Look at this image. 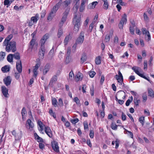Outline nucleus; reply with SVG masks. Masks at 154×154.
<instances>
[{
    "instance_id": "19",
    "label": "nucleus",
    "mask_w": 154,
    "mask_h": 154,
    "mask_svg": "<svg viewBox=\"0 0 154 154\" xmlns=\"http://www.w3.org/2000/svg\"><path fill=\"white\" fill-rule=\"evenodd\" d=\"M72 1V0H66L65 1L63 2L62 6L63 7H66L70 4Z\"/></svg>"
},
{
    "instance_id": "55",
    "label": "nucleus",
    "mask_w": 154,
    "mask_h": 154,
    "mask_svg": "<svg viewBox=\"0 0 154 154\" xmlns=\"http://www.w3.org/2000/svg\"><path fill=\"white\" fill-rule=\"evenodd\" d=\"M98 18V14H96L93 19V21L92 23H93L94 24L97 21Z\"/></svg>"
},
{
    "instance_id": "26",
    "label": "nucleus",
    "mask_w": 154,
    "mask_h": 154,
    "mask_svg": "<svg viewBox=\"0 0 154 154\" xmlns=\"http://www.w3.org/2000/svg\"><path fill=\"white\" fill-rule=\"evenodd\" d=\"M5 56V52L1 51L0 52V62L3 61Z\"/></svg>"
},
{
    "instance_id": "35",
    "label": "nucleus",
    "mask_w": 154,
    "mask_h": 154,
    "mask_svg": "<svg viewBox=\"0 0 154 154\" xmlns=\"http://www.w3.org/2000/svg\"><path fill=\"white\" fill-rule=\"evenodd\" d=\"M149 95L152 97H154V92L151 89H150L148 90Z\"/></svg>"
},
{
    "instance_id": "31",
    "label": "nucleus",
    "mask_w": 154,
    "mask_h": 154,
    "mask_svg": "<svg viewBox=\"0 0 154 154\" xmlns=\"http://www.w3.org/2000/svg\"><path fill=\"white\" fill-rule=\"evenodd\" d=\"M70 39V38L69 35L66 36L64 41V43L65 45H66L67 44L68 41Z\"/></svg>"
},
{
    "instance_id": "2",
    "label": "nucleus",
    "mask_w": 154,
    "mask_h": 154,
    "mask_svg": "<svg viewBox=\"0 0 154 154\" xmlns=\"http://www.w3.org/2000/svg\"><path fill=\"white\" fill-rule=\"evenodd\" d=\"M36 64L35 66L33 67V76L35 78H36L38 74V72L37 70L40 66V60L39 58H38L36 61Z\"/></svg>"
},
{
    "instance_id": "41",
    "label": "nucleus",
    "mask_w": 154,
    "mask_h": 154,
    "mask_svg": "<svg viewBox=\"0 0 154 154\" xmlns=\"http://www.w3.org/2000/svg\"><path fill=\"white\" fill-rule=\"evenodd\" d=\"M45 53L39 51V57L41 59H43L44 57V54Z\"/></svg>"
},
{
    "instance_id": "49",
    "label": "nucleus",
    "mask_w": 154,
    "mask_h": 154,
    "mask_svg": "<svg viewBox=\"0 0 154 154\" xmlns=\"http://www.w3.org/2000/svg\"><path fill=\"white\" fill-rule=\"evenodd\" d=\"M46 51L45 46H41L39 51L45 53Z\"/></svg>"
},
{
    "instance_id": "4",
    "label": "nucleus",
    "mask_w": 154,
    "mask_h": 154,
    "mask_svg": "<svg viewBox=\"0 0 154 154\" xmlns=\"http://www.w3.org/2000/svg\"><path fill=\"white\" fill-rule=\"evenodd\" d=\"M3 46H6V50L8 52L10 51V35H8L4 41Z\"/></svg>"
},
{
    "instance_id": "59",
    "label": "nucleus",
    "mask_w": 154,
    "mask_h": 154,
    "mask_svg": "<svg viewBox=\"0 0 154 154\" xmlns=\"http://www.w3.org/2000/svg\"><path fill=\"white\" fill-rule=\"evenodd\" d=\"M84 129L85 130L88 129V123L87 122H85L83 123Z\"/></svg>"
},
{
    "instance_id": "25",
    "label": "nucleus",
    "mask_w": 154,
    "mask_h": 154,
    "mask_svg": "<svg viewBox=\"0 0 154 154\" xmlns=\"http://www.w3.org/2000/svg\"><path fill=\"white\" fill-rule=\"evenodd\" d=\"M35 39L33 38L30 42L29 48L31 49V50L32 49L35 45Z\"/></svg>"
},
{
    "instance_id": "1",
    "label": "nucleus",
    "mask_w": 154,
    "mask_h": 154,
    "mask_svg": "<svg viewBox=\"0 0 154 154\" xmlns=\"http://www.w3.org/2000/svg\"><path fill=\"white\" fill-rule=\"evenodd\" d=\"M74 16L73 20V23L74 25L73 30L76 33L79 31L81 24V17L80 15L77 16L76 13L74 14Z\"/></svg>"
},
{
    "instance_id": "24",
    "label": "nucleus",
    "mask_w": 154,
    "mask_h": 154,
    "mask_svg": "<svg viewBox=\"0 0 154 154\" xmlns=\"http://www.w3.org/2000/svg\"><path fill=\"white\" fill-rule=\"evenodd\" d=\"M118 95L119 98L122 97L123 99H124L125 97V93L122 91H120L118 92Z\"/></svg>"
},
{
    "instance_id": "13",
    "label": "nucleus",
    "mask_w": 154,
    "mask_h": 154,
    "mask_svg": "<svg viewBox=\"0 0 154 154\" xmlns=\"http://www.w3.org/2000/svg\"><path fill=\"white\" fill-rule=\"evenodd\" d=\"M81 5L79 8V11L80 12H82L85 8V4L86 2V0H82Z\"/></svg>"
},
{
    "instance_id": "18",
    "label": "nucleus",
    "mask_w": 154,
    "mask_h": 154,
    "mask_svg": "<svg viewBox=\"0 0 154 154\" xmlns=\"http://www.w3.org/2000/svg\"><path fill=\"white\" fill-rule=\"evenodd\" d=\"M50 68V66L49 64H47L45 66L43 70V74L45 75L49 71Z\"/></svg>"
},
{
    "instance_id": "60",
    "label": "nucleus",
    "mask_w": 154,
    "mask_h": 154,
    "mask_svg": "<svg viewBox=\"0 0 154 154\" xmlns=\"http://www.w3.org/2000/svg\"><path fill=\"white\" fill-rule=\"evenodd\" d=\"M62 0H60L59 2L55 5V6H57V7L58 8H59V7L61 5L62 6Z\"/></svg>"
},
{
    "instance_id": "62",
    "label": "nucleus",
    "mask_w": 154,
    "mask_h": 154,
    "mask_svg": "<svg viewBox=\"0 0 154 154\" xmlns=\"http://www.w3.org/2000/svg\"><path fill=\"white\" fill-rule=\"evenodd\" d=\"M20 73H19V72H15L14 75L16 79H18L19 78L20 76Z\"/></svg>"
},
{
    "instance_id": "40",
    "label": "nucleus",
    "mask_w": 154,
    "mask_h": 154,
    "mask_svg": "<svg viewBox=\"0 0 154 154\" xmlns=\"http://www.w3.org/2000/svg\"><path fill=\"white\" fill-rule=\"evenodd\" d=\"M69 79L72 81L74 79V76L73 72H70L69 74Z\"/></svg>"
},
{
    "instance_id": "21",
    "label": "nucleus",
    "mask_w": 154,
    "mask_h": 154,
    "mask_svg": "<svg viewBox=\"0 0 154 154\" xmlns=\"http://www.w3.org/2000/svg\"><path fill=\"white\" fill-rule=\"evenodd\" d=\"M87 59L86 55L85 53L82 54L81 58V63H83L84 62L86 61Z\"/></svg>"
},
{
    "instance_id": "8",
    "label": "nucleus",
    "mask_w": 154,
    "mask_h": 154,
    "mask_svg": "<svg viewBox=\"0 0 154 154\" xmlns=\"http://www.w3.org/2000/svg\"><path fill=\"white\" fill-rule=\"evenodd\" d=\"M16 67L18 72L21 73L22 71V66L20 60H18L17 62Z\"/></svg>"
},
{
    "instance_id": "16",
    "label": "nucleus",
    "mask_w": 154,
    "mask_h": 154,
    "mask_svg": "<svg viewBox=\"0 0 154 154\" xmlns=\"http://www.w3.org/2000/svg\"><path fill=\"white\" fill-rule=\"evenodd\" d=\"M97 4V2H94L90 4L87 6V8L88 9H91L94 8L95 6Z\"/></svg>"
},
{
    "instance_id": "7",
    "label": "nucleus",
    "mask_w": 154,
    "mask_h": 154,
    "mask_svg": "<svg viewBox=\"0 0 154 154\" xmlns=\"http://www.w3.org/2000/svg\"><path fill=\"white\" fill-rule=\"evenodd\" d=\"M52 146L53 149L56 152H58L59 151V147L57 143L54 141L52 142Z\"/></svg>"
},
{
    "instance_id": "61",
    "label": "nucleus",
    "mask_w": 154,
    "mask_h": 154,
    "mask_svg": "<svg viewBox=\"0 0 154 154\" xmlns=\"http://www.w3.org/2000/svg\"><path fill=\"white\" fill-rule=\"evenodd\" d=\"M9 3H10L9 0H5V1H4V5H7V7L8 8V5H9Z\"/></svg>"
},
{
    "instance_id": "37",
    "label": "nucleus",
    "mask_w": 154,
    "mask_h": 154,
    "mask_svg": "<svg viewBox=\"0 0 154 154\" xmlns=\"http://www.w3.org/2000/svg\"><path fill=\"white\" fill-rule=\"evenodd\" d=\"M63 30L61 28L59 29L57 33V36L58 38H59L62 35L63 33Z\"/></svg>"
},
{
    "instance_id": "3",
    "label": "nucleus",
    "mask_w": 154,
    "mask_h": 154,
    "mask_svg": "<svg viewBox=\"0 0 154 154\" xmlns=\"http://www.w3.org/2000/svg\"><path fill=\"white\" fill-rule=\"evenodd\" d=\"M127 21V15L125 14H124L121 20L120 21L119 24V28L120 29H122L123 28L124 24H126Z\"/></svg>"
},
{
    "instance_id": "34",
    "label": "nucleus",
    "mask_w": 154,
    "mask_h": 154,
    "mask_svg": "<svg viewBox=\"0 0 154 154\" xmlns=\"http://www.w3.org/2000/svg\"><path fill=\"white\" fill-rule=\"evenodd\" d=\"M58 9L57 7L55 5L53 7L51 13L54 15V14L56 13Z\"/></svg>"
},
{
    "instance_id": "30",
    "label": "nucleus",
    "mask_w": 154,
    "mask_h": 154,
    "mask_svg": "<svg viewBox=\"0 0 154 154\" xmlns=\"http://www.w3.org/2000/svg\"><path fill=\"white\" fill-rule=\"evenodd\" d=\"M74 101L75 102L77 105L79 106H81V103H80V101L79 100V98L77 97H75L73 99Z\"/></svg>"
},
{
    "instance_id": "32",
    "label": "nucleus",
    "mask_w": 154,
    "mask_h": 154,
    "mask_svg": "<svg viewBox=\"0 0 154 154\" xmlns=\"http://www.w3.org/2000/svg\"><path fill=\"white\" fill-rule=\"evenodd\" d=\"M139 68L138 67L136 66H134L132 68V69L138 75L140 73L139 71Z\"/></svg>"
},
{
    "instance_id": "58",
    "label": "nucleus",
    "mask_w": 154,
    "mask_h": 154,
    "mask_svg": "<svg viewBox=\"0 0 154 154\" xmlns=\"http://www.w3.org/2000/svg\"><path fill=\"white\" fill-rule=\"evenodd\" d=\"M94 131H93L92 130H90L89 134V136L91 138H93L94 137Z\"/></svg>"
},
{
    "instance_id": "23",
    "label": "nucleus",
    "mask_w": 154,
    "mask_h": 154,
    "mask_svg": "<svg viewBox=\"0 0 154 154\" xmlns=\"http://www.w3.org/2000/svg\"><path fill=\"white\" fill-rule=\"evenodd\" d=\"M82 75L79 72L78 74L75 76V80L76 81L82 80Z\"/></svg>"
},
{
    "instance_id": "63",
    "label": "nucleus",
    "mask_w": 154,
    "mask_h": 154,
    "mask_svg": "<svg viewBox=\"0 0 154 154\" xmlns=\"http://www.w3.org/2000/svg\"><path fill=\"white\" fill-rule=\"evenodd\" d=\"M79 4H75V5H74V6L73 8V9L74 10H75V11H77L79 8Z\"/></svg>"
},
{
    "instance_id": "5",
    "label": "nucleus",
    "mask_w": 154,
    "mask_h": 154,
    "mask_svg": "<svg viewBox=\"0 0 154 154\" xmlns=\"http://www.w3.org/2000/svg\"><path fill=\"white\" fill-rule=\"evenodd\" d=\"M84 33L85 32L83 31L81 32L79 36L76 41V44H81L83 43L84 39Z\"/></svg>"
},
{
    "instance_id": "54",
    "label": "nucleus",
    "mask_w": 154,
    "mask_h": 154,
    "mask_svg": "<svg viewBox=\"0 0 154 154\" xmlns=\"http://www.w3.org/2000/svg\"><path fill=\"white\" fill-rule=\"evenodd\" d=\"M111 128L112 129L116 130L117 129V126L115 124L112 123L111 125Z\"/></svg>"
},
{
    "instance_id": "38",
    "label": "nucleus",
    "mask_w": 154,
    "mask_h": 154,
    "mask_svg": "<svg viewBox=\"0 0 154 154\" xmlns=\"http://www.w3.org/2000/svg\"><path fill=\"white\" fill-rule=\"evenodd\" d=\"M57 77L56 75L53 76L52 78L51 79L50 82V84H51V83H52L54 82H56L57 80Z\"/></svg>"
},
{
    "instance_id": "11",
    "label": "nucleus",
    "mask_w": 154,
    "mask_h": 154,
    "mask_svg": "<svg viewBox=\"0 0 154 154\" xmlns=\"http://www.w3.org/2000/svg\"><path fill=\"white\" fill-rule=\"evenodd\" d=\"M45 131L46 133L49 137H52V134L51 133V131L50 128L49 127H45Z\"/></svg>"
},
{
    "instance_id": "56",
    "label": "nucleus",
    "mask_w": 154,
    "mask_h": 154,
    "mask_svg": "<svg viewBox=\"0 0 154 154\" xmlns=\"http://www.w3.org/2000/svg\"><path fill=\"white\" fill-rule=\"evenodd\" d=\"M79 120L78 118H76L74 119H72L70 120V122L73 124H75L78 122Z\"/></svg>"
},
{
    "instance_id": "45",
    "label": "nucleus",
    "mask_w": 154,
    "mask_h": 154,
    "mask_svg": "<svg viewBox=\"0 0 154 154\" xmlns=\"http://www.w3.org/2000/svg\"><path fill=\"white\" fill-rule=\"evenodd\" d=\"M13 55V57L17 60H19L20 59L19 54L17 53L14 54Z\"/></svg>"
},
{
    "instance_id": "22",
    "label": "nucleus",
    "mask_w": 154,
    "mask_h": 154,
    "mask_svg": "<svg viewBox=\"0 0 154 154\" xmlns=\"http://www.w3.org/2000/svg\"><path fill=\"white\" fill-rule=\"evenodd\" d=\"M38 123L39 126V128H38L39 130L40 131H42L43 130V128L45 125L41 121H38Z\"/></svg>"
},
{
    "instance_id": "53",
    "label": "nucleus",
    "mask_w": 154,
    "mask_h": 154,
    "mask_svg": "<svg viewBox=\"0 0 154 154\" xmlns=\"http://www.w3.org/2000/svg\"><path fill=\"white\" fill-rule=\"evenodd\" d=\"M95 74V72L93 71H91L89 72V75L90 76L91 78L93 77Z\"/></svg>"
},
{
    "instance_id": "42",
    "label": "nucleus",
    "mask_w": 154,
    "mask_h": 154,
    "mask_svg": "<svg viewBox=\"0 0 154 154\" xmlns=\"http://www.w3.org/2000/svg\"><path fill=\"white\" fill-rule=\"evenodd\" d=\"M12 35L10 34V40L13 37V35H15L17 34V31L16 29H13L11 31Z\"/></svg>"
},
{
    "instance_id": "64",
    "label": "nucleus",
    "mask_w": 154,
    "mask_h": 154,
    "mask_svg": "<svg viewBox=\"0 0 154 154\" xmlns=\"http://www.w3.org/2000/svg\"><path fill=\"white\" fill-rule=\"evenodd\" d=\"M141 30L143 34H146H146H147V31L146 28H143Z\"/></svg>"
},
{
    "instance_id": "12",
    "label": "nucleus",
    "mask_w": 154,
    "mask_h": 154,
    "mask_svg": "<svg viewBox=\"0 0 154 154\" xmlns=\"http://www.w3.org/2000/svg\"><path fill=\"white\" fill-rule=\"evenodd\" d=\"M39 19V15L38 14H36L35 16H33L31 17L30 21H32L34 23H36L37 21Z\"/></svg>"
},
{
    "instance_id": "15",
    "label": "nucleus",
    "mask_w": 154,
    "mask_h": 154,
    "mask_svg": "<svg viewBox=\"0 0 154 154\" xmlns=\"http://www.w3.org/2000/svg\"><path fill=\"white\" fill-rule=\"evenodd\" d=\"M1 70L3 73L8 72L10 70V66L9 65H5L2 68Z\"/></svg>"
},
{
    "instance_id": "10",
    "label": "nucleus",
    "mask_w": 154,
    "mask_h": 154,
    "mask_svg": "<svg viewBox=\"0 0 154 154\" xmlns=\"http://www.w3.org/2000/svg\"><path fill=\"white\" fill-rule=\"evenodd\" d=\"M34 126V124L31 120L29 119H27L26 122V127L27 128H29L30 129L31 128H32Z\"/></svg>"
},
{
    "instance_id": "20",
    "label": "nucleus",
    "mask_w": 154,
    "mask_h": 154,
    "mask_svg": "<svg viewBox=\"0 0 154 154\" xmlns=\"http://www.w3.org/2000/svg\"><path fill=\"white\" fill-rule=\"evenodd\" d=\"M3 81L5 84L8 86L10 85V76H8L7 77L3 79Z\"/></svg>"
},
{
    "instance_id": "29",
    "label": "nucleus",
    "mask_w": 154,
    "mask_h": 154,
    "mask_svg": "<svg viewBox=\"0 0 154 154\" xmlns=\"http://www.w3.org/2000/svg\"><path fill=\"white\" fill-rule=\"evenodd\" d=\"M95 62L96 64L99 65L100 64L101 62V57L98 56L97 57L95 60Z\"/></svg>"
},
{
    "instance_id": "33",
    "label": "nucleus",
    "mask_w": 154,
    "mask_h": 154,
    "mask_svg": "<svg viewBox=\"0 0 154 154\" xmlns=\"http://www.w3.org/2000/svg\"><path fill=\"white\" fill-rule=\"evenodd\" d=\"M134 102L136 106H138L139 103L140 102V100L139 99H138L137 97H135L134 98Z\"/></svg>"
},
{
    "instance_id": "17",
    "label": "nucleus",
    "mask_w": 154,
    "mask_h": 154,
    "mask_svg": "<svg viewBox=\"0 0 154 154\" xmlns=\"http://www.w3.org/2000/svg\"><path fill=\"white\" fill-rule=\"evenodd\" d=\"M69 9L67 8L65 10V11L63 14V17L62 18L66 20L67 17V16L69 14Z\"/></svg>"
},
{
    "instance_id": "6",
    "label": "nucleus",
    "mask_w": 154,
    "mask_h": 154,
    "mask_svg": "<svg viewBox=\"0 0 154 154\" xmlns=\"http://www.w3.org/2000/svg\"><path fill=\"white\" fill-rule=\"evenodd\" d=\"M16 50V43L14 41L10 42V51H12L13 52H15Z\"/></svg>"
},
{
    "instance_id": "51",
    "label": "nucleus",
    "mask_w": 154,
    "mask_h": 154,
    "mask_svg": "<svg viewBox=\"0 0 154 154\" xmlns=\"http://www.w3.org/2000/svg\"><path fill=\"white\" fill-rule=\"evenodd\" d=\"M58 103L60 106L62 107L63 106V103L61 98H60L59 99L58 102Z\"/></svg>"
},
{
    "instance_id": "46",
    "label": "nucleus",
    "mask_w": 154,
    "mask_h": 154,
    "mask_svg": "<svg viewBox=\"0 0 154 154\" xmlns=\"http://www.w3.org/2000/svg\"><path fill=\"white\" fill-rule=\"evenodd\" d=\"M49 37V34L48 33H46L42 37V39L46 41L47 40L48 38Z\"/></svg>"
},
{
    "instance_id": "14",
    "label": "nucleus",
    "mask_w": 154,
    "mask_h": 154,
    "mask_svg": "<svg viewBox=\"0 0 154 154\" xmlns=\"http://www.w3.org/2000/svg\"><path fill=\"white\" fill-rule=\"evenodd\" d=\"M115 77L119 85H122L123 84V85H124V84L123 82V78H122V79L121 78V77H120V76L118 75H116Z\"/></svg>"
},
{
    "instance_id": "43",
    "label": "nucleus",
    "mask_w": 154,
    "mask_h": 154,
    "mask_svg": "<svg viewBox=\"0 0 154 154\" xmlns=\"http://www.w3.org/2000/svg\"><path fill=\"white\" fill-rule=\"evenodd\" d=\"M109 4L108 2H105L104 3L103 7L105 10H107L108 8Z\"/></svg>"
},
{
    "instance_id": "39",
    "label": "nucleus",
    "mask_w": 154,
    "mask_h": 154,
    "mask_svg": "<svg viewBox=\"0 0 154 154\" xmlns=\"http://www.w3.org/2000/svg\"><path fill=\"white\" fill-rule=\"evenodd\" d=\"M132 100H133V97L132 96H131L130 97V99H128L127 100V101L126 102V103H125V105H126V106H129L130 103L131 102Z\"/></svg>"
},
{
    "instance_id": "44",
    "label": "nucleus",
    "mask_w": 154,
    "mask_h": 154,
    "mask_svg": "<svg viewBox=\"0 0 154 154\" xmlns=\"http://www.w3.org/2000/svg\"><path fill=\"white\" fill-rule=\"evenodd\" d=\"M11 133L12 135H14L17 139H19V137L18 136V134L15 130L13 131H12Z\"/></svg>"
},
{
    "instance_id": "50",
    "label": "nucleus",
    "mask_w": 154,
    "mask_h": 154,
    "mask_svg": "<svg viewBox=\"0 0 154 154\" xmlns=\"http://www.w3.org/2000/svg\"><path fill=\"white\" fill-rule=\"evenodd\" d=\"M134 27L135 26H130V31L132 34H134Z\"/></svg>"
},
{
    "instance_id": "27",
    "label": "nucleus",
    "mask_w": 154,
    "mask_h": 154,
    "mask_svg": "<svg viewBox=\"0 0 154 154\" xmlns=\"http://www.w3.org/2000/svg\"><path fill=\"white\" fill-rule=\"evenodd\" d=\"M52 104L55 107L57 106V103H58L56 99L55 98H54L52 99Z\"/></svg>"
},
{
    "instance_id": "48",
    "label": "nucleus",
    "mask_w": 154,
    "mask_h": 154,
    "mask_svg": "<svg viewBox=\"0 0 154 154\" xmlns=\"http://www.w3.org/2000/svg\"><path fill=\"white\" fill-rule=\"evenodd\" d=\"M71 61V58L70 56H68L66 60V64L69 63Z\"/></svg>"
},
{
    "instance_id": "52",
    "label": "nucleus",
    "mask_w": 154,
    "mask_h": 154,
    "mask_svg": "<svg viewBox=\"0 0 154 154\" xmlns=\"http://www.w3.org/2000/svg\"><path fill=\"white\" fill-rule=\"evenodd\" d=\"M66 20L65 19H63V18L61 19L60 21L59 24V26L60 27H61L65 21H66Z\"/></svg>"
},
{
    "instance_id": "47",
    "label": "nucleus",
    "mask_w": 154,
    "mask_h": 154,
    "mask_svg": "<svg viewBox=\"0 0 154 154\" xmlns=\"http://www.w3.org/2000/svg\"><path fill=\"white\" fill-rule=\"evenodd\" d=\"M146 38L148 41L151 40V36L149 31H147V34L146 35Z\"/></svg>"
},
{
    "instance_id": "36",
    "label": "nucleus",
    "mask_w": 154,
    "mask_h": 154,
    "mask_svg": "<svg viewBox=\"0 0 154 154\" xmlns=\"http://www.w3.org/2000/svg\"><path fill=\"white\" fill-rule=\"evenodd\" d=\"M139 121L141 124L142 126H143L144 123L145 117H144L141 116L139 118Z\"/></svg>"
},
{
    "instance_id": "57",
    "label": "nucleus",
    "mask_w": 154,
    "mask_h": 154,
    "mask_svg": "<svg viewBox=\"0 0 154 154\" xmlns=\"http://www.w3.org/2000/svg\"><path fill=\"white\" fill-rule=\"evenodd\" d=\"M54 14H52L51 13H50V14H49L48 17V20H51L52 19V18H53V17L54 16Z\"/></svg>"
},
{
    "instance_id": "9",
    "label": "nucleus",
    "mask_w": 154,
    "mask_h": 154,
    "mask_svg": "<svg viewBox=\"0 0 154 154\" xmlns=\"http://www.w3.org/2000/svg\"><path fill=\"white\" fill-rule=\"evenodd\" d=\"M2 91L5 97H8L7 95H9L8 93V90L5 86H2L1 88Z\"/></svg>"
},
{
    "instance_id": "28",
    "label": "nucleus",
    "mask_w": 154,
    "mask_h": 154,
    "mask_svg": "<svg viewBox=\"0 0 154 154\" xmlns=\"http://www.w3.org/2000/svg\"><path fill=\"white\" fill-rule=\"evenodd\" d=\"M21 114L22 116V118L23 119L25 118V117L26 116V111L25 108L24 107L23 108L22 110Z\"/></svg>"
}]
</instances>
